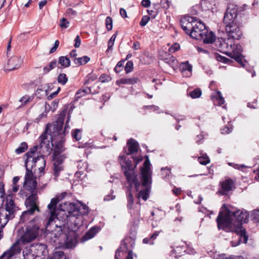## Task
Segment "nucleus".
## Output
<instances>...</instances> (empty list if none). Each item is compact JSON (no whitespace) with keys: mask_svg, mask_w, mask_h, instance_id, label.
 I'll return each instance as SVG.
<instances>
[{"mask_svg":"<svg viewBox=\"0 0 259 259\" xmlns=\"http://www.w3.org/2000/svg\"><path fill=\"white\" fill-rule=\"evenodd\" d=\"M59 63L63 67H68L70 65V61L66 56H61L59 58Z\"/></svg>","mask_w":259,"mask_h":259,"instance_id":"36","label":"nucleus"},{"mask_svg":"<svg viewBox=\"0 0 259 259\" xmlns=\"http://www.w3.org/2000/svg\"><path fill=\"white\" fill-rule=\"evenodd\" d=\"M151 2L150 0H142L141 5L145 8H148L150 7Z\"/></svg>","mask_w":259,"mask_h":259,"instance_id":"64","label":"nucleus"},{"mask_svg":"<svg viewBox=\"0 0 259 259\" xmlns=\"http://www.w3.org/2000/svg\"><path fill=\"white\" fill-rule=\"evenodd\" d=\"M182 69L184 71H189L191 72L192 70V66L189 63L188 61L183 62L181 65Z\"/></svg>","mask_w":259,"mask_h":259,"instance_id":"45","label":"nucleus"},{"mask_svg":"<svg viewBox=\"0 0 259 259\" xmlns=\"http://www.w3.org/2000/svg\"><path fill=\"white\" fill-rule=\"evenodd\" d=\"M124 252H127V253L126 259H130V250H128L127 244L125 242L122 243L120 246L116 250L115 254V258L119 259L120 252L123 253Z\"/></svg>","mask_w":259,"mask_h":259,"instance_id":"29","label":"nucleus"},{"mask_svg":"<svg viewBox=\"0 0 259 259\" xmlns=\"http://www.w3.org/2000/svg\"><path fill=\"white\" fill-rule=\"evenodd\" d=\"M159 232H160L156 231L149 237L144 238L143 240V243L145 244H149L150 245L154 244V240H155L158 236Z\"/></svg>","mask_w":259,"mask_h":259,"instance_id":"31","label":"nucleus"},{"mask_svg":"<svg viewBox=\"0 0 259 259\" xmlns=\"http://www.w3.org/2000/svg\"><path fill=\"white\" fill-rule=\"evenodd\" d=\"M39 226L35 223L34 220H31L26 228L24 233L17 241L20 244H25L34 240L38 235Z\"/></svg>","mask_w":259,"mask_h":259,"instance_id":"8","label":"nucleus"},{"mask_svg":"<svg viewBox=\"0 0 259 259\" xmlns=\"http://www.w3.org/2000/svg\"><path fill=\"white\" fill-rule=\"evenodd\" d=\"M46 165V161L43 155L37 156V157L33 158L30 160L26 159L25 162V167L30 166L31 168H35L34 172L36 170L35 168H38L40 173L44 172Z\"/></svg>","mask_w":259,"mask_h":259,"instance_id":"12","label":"nucleus"},{"mask_svg":"<svg viewBox=\"0 0 259 259\" xmlns=\"http://www.w3.org/2000/svg\"><path fill=\"white\" fill-rule=\"evenodd\" d=\"M200 39H203V42L205 44H212L215 39V35L212 31H209L207 29V33H205Z\"/></svg>","mask_w":259,"mask_h":259,"instance_id":"28","label":"nucleus"},{"mask_svg":"<svg viewBox=\"0 0 259 259\" xmlns=\"http://www.w3.org/2000/svg\"><path fill=\"white\" fill-rule=\"evenodd\" d=\"M119 162L121 168L123 171L127 181L128 186H126V196L127 199V207L130 203V160L126 156L121 155L119 156Z\"/></svg>","mask_w":259,"mask_h":259,"instance_id":"11","label":"nucleus"},{"mask_svg":"<svg viewBox=\"0 0 259 259\" xmlns=\"http://www.w3.org/2000/svg\"><path fill=\"white\" fill-rule=\"evenodd\" d=\"M198 160L201 164L204 165L210 162L209 158L207 155H203L198 157Z\"/></svg>","mask_w":259,"mask_h":259,"instance_id":"44","label":"nucleus"},{"mask_svg":"<svg viewBox=\"0 0 259 259\" xmlns=\"http://www.w3.org/2000/svg\"><path fill=\"white\" fill-rule=\"evenodd\" d=\"M51 124H47L45 132L39 137L37 140L39 149L44 148L48 153H50L52 149L50 146V141L48 139V131Z\"/></svg>","mask_w":259,"mask_h":259,"instance_id":"15","label":"nucleus"},{"mask_svg":"<svg viewBox=\"0 0 259 259\" xmlns=\"http://www.w3.org/2000/svg\"><path fill=\"white\" fill-rule=\"evenodd\" d=\"M196 21L195 17L189 15L183 16L180 20V24L185 33L191 36V32Z\"/></svg>","mask_w":259,"mask_h":259,"instance_id":"14","label":"nucleus"},{"mask_svg":"<svg viewBox=\"0 0 259 259\" xmlns=\"http://www.w3.org/2000/svg\"><path fill=\"white\" fill-rule=\"evenodd\" d=\"M145 160L143 167H140V180L138 178V175H133L131 173V188L134 185L136 191H139L141 186H146L148 183H152V171L150 170V161L148 155L145 156Z\"/></svg>","mask_w":259,"mask_h":259,"instance_id":"6","label":"nucleus"},{"mask_svg":"<svg viewBox=\"0 0 259 259\" xmlns=\"http://www.w3.org/2000/svg\"><path fill=\"white\" fill-rule=\"evenodd\" d=\"M105 24L106 28L108 31H110L112 29L113 20L111 17L109 16L106 17Z\"/></svg>","mask_w":259,"mask_h":259,"instance_id":"49","label":"nucleus"},{"mask_svg":"<svg viewBox=\"0 0 259 259\" xmlns=\"http://www.w3.org/2000/svg\"><path fill=\"white\" fill-rule=\"evenodd\" d=\"M109 76H107L105 74H102L99 77V81L101 82H105L106 81H108L109 80Z\"/></svg>","mask_w":259,"mask_h":259,"instance_id":"55","label":"nucleus"},{"mask_svg":"<svg viewBox=\"0 0 259 259\" xmlns=\"http://www.w3.org/2000/svg\"><path fill=\"white\" fill-rule=\"evenodd\" d=\"M69 22L65 18H62L60 20L59 25L61 28H67L68 27Z\"/></svg>","mask_w":259,"mask_h":259,"instance_id":"50","label":"nucleus"},{"mask_svg":"<svg viewBox=\"0 0 259 259\" xmlns=\"http://www.w3.org/2000/svg\"><path fill=\"white\" fill-rule=\"evenodd\" d=\"M236 227L232 229V228L231 229V231L229 232H234L237 234L240 237V239L243 238V242L246 243L248 240V236L246 234V230L244 228H243L242 225L241 226H239L238 225H235Z\"/></svg>","mask_w":259,"mask_h":259,"instance_id":"23","label":"nucleus"},{"mask_svg":"<svg viewBox=\"0 0 259 259\" xmlns=\"http://www.w3.org/2000/svg\"><path fill=\"white\" fill-rule=\"evenodd\" d=\"M100 230V228L99 227L94 226L92 227L82 237V241L84 242L93 238Z\"/></svg>","mask_w":259,"mask_h":259,"instance_id":"26","label":"nucleus"},{"mask_svg":"<svg viewBox=\"0 0 259 259\" xmlns=\"http://www.w3.org/2000/svg\"><path fill=\"white\" fill-rule=\"evenodd\" d=\"M47 259H67L62 251H56L52 256H49Z\"/></svg>","mask_w":259,"mask_h":259,"instance_id":"37","label":"nucleus"},{"mask_svg":"<svg viewBox=\"0 0 259 259\" xmlns=\"http://www.w3.org/2000/svg\"><path fill=\"white\" fill-rule=\"evenodd\" d=\"M36 195L29 196L25 200V204L27 210L24 211L20 217V221L24 222L29 219V215H33L35 211H39V208L36 203Z\"/></svg>","mask_w":259,"mask_h":259,"instance_id":"9","label":"nucleus"},{"mask_svg":"<svg viewBox=\"0 0 259 259\" xmlns=\"http://www.w3.org/2000/svg\"><path fill=\"white\" fill-rule=\"evenodd\" d=\"M150 19V17H149V16H147V15L143 16L142 17V19L140 22V25L142 27L145 26L147 24L148 21H149Z\"/></svg>","mask_w":259,"mask_h":259,"instance_id":"51","label":"nucleus"},{"mask_svg":"<svg viewBox=\"0 0 259 259\" xmlns=\"http://www.w3.org/2000/svg\"><path fill=\"white\" fill-rule=\"evenodd\" d=\"M71 234H65L64 238H66L65 245L66 247L68 248H71L74 247L77 243L76 238L75 236L74 231Z\"/></svg>","mask_w":259,"mask_h":259,"instance_id":"24","label":"nucleus"},{"mask_svg":"<svg viewBox=\"0 0 259 259\" xmlns=\"http://www.w3.org/2000/svg\"><path fill=\"white\" fill-rule=\"evenodd\" d=\"M151 184L152 183H148L147 185L143 186L145 188L139 192L138 194V197L139 198H142L145 201L148 199L150 192Z\"/></svg>","mask_w":259,"mask_h":259,"instance_id":"27","label":"nucleus"},{"mask_svg":"<svg viewBox=\"0 0 259 259\" xmlns=\"http://www.w3.org/2000/svg\"><path fill=\"white\" fill-rule=\"evenodd\" d=\"M164 55L165 56V58L163 59L164 62L169 65H174L175 64V62L176 60L175 57L170 54L167 53L166 52L164 53Z\"/></svg>","mask_w":259,"mask_h":259,"instance_id":"38","label":"nucleus"},{"mask_svg":"<svg viewBox=\"0 0 259 259\" xmlns=\"http://www.w3.org/2000/svg\"><path fill=\"white\" fill-rule=\"evenodd\" d=\"M91 92V90L90 88H87L84 90H79L75 94L76 99H78L82 96H84L86 94H89Z\"/></svg>","mask_w":259,"mask_h":259,"instance_id":"40","label":"nucleus"},{"mask_svg":"<svg viewBox=\"0 0 259 259\" xmlns=\"http://www.w3.org/2000/svg\"><path fill=\"white\" fill-rule=\"evenodd\" d=\"M60 91V88L58 87L57 89V90L56 92H54L52 93H51L50 95L48 96V99L49 100H52L53 98H54L58 94V93Z\"/></svg>","mask_w":259,"mask_h":259,"instance_id":"56","label":"nucleus"},{"mask_svg":"<svg viewBox=\"0 0 259 259\" xmlns=\"http://www.w3.org/2000/svg\"><path fill=\"white\" fill-rule=\"evenodd\" d=\"M59 40H56L53 47H52L50 51V53L52 54V53H54L56 51L58 47H59Z\"/></svg>","mask_w":259,"mask_h":259,"instance_id":"60","label":"nucleus"},{"mask_svg":"<svg viewBox=\"0 0 259 259\" xmlns=\"http://www.w3.org/2000/svg\"><path fill=\"white\" fill-rule=\"evenodd\" d=\"M218 101V104L221 106L224 104L225 100L224 98L222 96V94L220 91H217L216 95L214 97Z\"/></svg>","mask_w":259,"mask_h":259,"instance_id":"46","label":"nucleus"},{"mask_svg":"<svg viewBox=\"0 0 259 259\" xmlns=\"http://www.w3.org/2000/svg\"><path fill=\"white\" fill-rule=\"evenodd\" d=\"M57 62L56 60L51 61L48 65L43 68L44 73L47 74L57 66Z\"/></svg>","mask_w":259,"mask_h":259,"instance_id":"39","label":"nucleus"},{"mask_svg":"<svg viewBox=\"0 0 259 259\" xmlns=\"http://www.w3.org/2000/svg\"><path fill=\"white\" fill-rule=\"evenodd\" d=\"M59 83L62 85H64L68 81V78L65 73H60L57 78Z\"/></svg>","mask_w":259,"mask_h":259,"instance_id":"43","label":"nucleus"},{"mask_svg":"<svg viewBox=\"0 0 259 259\" xmlns=\"http://www.w3.org/2000/svg\"><path fill=\"white\" fill-rule=\"evenodd\" d=\"M131 158L133 159L134 161V167L132 166V162H131V172L133 171L136 168L137 165L143 160V157L141 155H139L137 157L131 156Z\"/></svg>","mask_w":259,"mask_h":259,"instance_id":"35","label":"nucleus"},{"mask_svg":"<svg viewBox=\"0 0 259 259\" xmlns=\"http://www.w3.org/2000/svg\"><path fill=\"white\" fill-rule=\"evenodd\" d=\"M90 60V57L87 56H84L82 57L75 58L73 59L74 64L78 66L85 64Z\"/></svg>","mask_w":259,"mask_h":259,"instance_id":"30","label":"nucleus"},{"mask_svg":"<svg viewBox=\"0 0 259 259\" xmlns=\"http://www.w3.org/2000/svg\"><path fill=\"white\" fill-rule=\"evenodd\" d=\"M72 136L76 141L80 140L81 138V131L79 129H75L72 132Z\"/></svg>","mask_w":259,"mask_h":259,"instance_id":"48","label":"nucleus"},{"mask_svg":"<svg viewBox=\"0 0 259 259\" xmlns=\"http://www.w3.org/2000/svg\"><path fill=\"white\" fill-rule=\"evenodd\" d=\"M85 212H81L80 206L75 203L65 202L59 204L58 208L56 207L55 215L58 217L57 219L63 221V225L67 224V229L74 231H77L81 225L79 217Z\"/></svg>","mask_w":259,"mask_h":259,"instance_id":"3","label":"nucleus"},{"mask_svg":"<svg viewBox=\"0 0 259 259\" xmlns=\"http://www.w3.org/2000/svg\"><path fill=\"white\" fill-rule=\"evenodd\" d=\"M139 148L138 142L133 138H131V155L138 152Z\"/></svg>","mask_w":259,"mask_h":259,"instance_id":"33","label":"nucleus"},{"mask_svg":"<svg viewBox=\"0 0 259 259\" xmlns=\"http://www.w3.org/2000/svg\"><path fill=\"white\" fill-rule=\"evenodd\" d=\"M36 259L45 258L48 254L47 246L46 244L41 243H35L32 244Z\"/></svg>","mask_w":259,"mask_h":259,"instance_id":"20","label":"nucleus"},{"mask_svg":"<svg viewBox=\"0 0 259 259\" xmlns=\"http://www.w3.org/2000/svg\"><path fill=\"white\" fill-rule=\"evenodd\" d=\"M233 48H235V51H234L233 53H226V54L232 59H233L241 67H245L247 64V62L244 59V56L242 54L243 50V47L240 44L235 45V44H233Z\"/></svg>","mask_w":259,"mask_h":259,"instance_id":"13","label":"nucleus"},{"mask_svg":"<svg viewBox=\"0 0 259 259\" xmlns=\"http://www.w3.org/2000/svg\"><path fill=\"white\" fill-rule=\"evenodd\" d=\"M180 48V46L178 43H175L171 47L169 48V52L174 53L178 51Z\"/></svg>","mask_w":259,"mask_h":259,"instance_id":"52","label":"nucleus"},{"mask_svg":"<svg viewBox=\"0 0 259 259\" xmlns=\"http://www.w3.org/2000/svg\"><path fill=\"white\" fill-rule=\"evenodd\" d=\"M242 8L234 4H229L224 14L223 23L229 38L239 40L243 36L241 24L237 21V16L241 11Z\"/></svg>","mask_w":259,"mask_h":259,"instance_id":"4","label":"nucleus"},{"mask_svg":"<svg viewBox=\"0 0 259 259\" xmlns=\"http://www.w3.org/2000/svg\"><path fill=\"white\" fill-rule=\"evenodd\" d=\"M191 32V37L195 39H200L202 36L205 33H207V29L205 25L201 21H197Z\"/></svg>","mask_w":259,"mask_h":259,"instance_id":"16","label":"nucleus"},{"mask_svg":"<svg viewBox=\"0 0 259 259\" xmlns=\"http://www.w3.org/2000/svg\"><path fill=\"white\" fill-rule=\"evenodd\" d=\"M27 148V144L26 142H22L21 145L15 150V152L18 154H21L23 153Z\"/></svg>","mask_w":259,"mask_h":259,"instance_id":"42","label":"nucleus"},{"mask_svg":"<svg viewBox=\"0 0 259 259\" xmlns=\"http://www.w3.org/2000/svg\"><path fill=\"white\" fill-rule=\"evenodd\" d=\"M59 202L58 198H53L51 199V202L48 205V208L49 210L50 216L47 224V228L55 227L54 230H51V237H54L55 239L59 238L61 235L64 237V235L62 234V227H66L67 224L63 225V221H61L60 219H57L58 217L56 216V205Z\"/></svg>","mask_w":259,"mask_h":259,"instance_id":"5","label":"nucleus"},{"mask_svg":"<svg viewBox=\"0 0 259 259\" xmlns=\"http://www.w3.org/2000/svg\"><path fill=\"white\" fill-rule=\"evenodd\" d=\"M230 38L226 40L222 38H218L217 39H215L214 41V45L216 48L215 50H218L220 52H224L226 50H228L229 48H233L232 44H229Z\"/></svg>","mask_w":259,"mask_h":259,"instance_id":"21","label":"nucleus"},{"mask_svg":"<svg viewBox=\"0 0 259 259\" xmlns=\"http://www.w3.org/2000/svg\"><path fill=\"white\" fill-rule=\"evenodd\" d=\"M147 13L149 15H150L152 18L154 19L156 16L157 15L158 12L157 11L153 10H147Z\"/></svg>","mask_w":259,"mask_h":259,"instance_id":"62","label":"nucleus"},{"mask_svg":"<svg viewBox=\"0 0 259 259\" xmlns=\"http://www.w3.org/2000/svg\"><path fill=\"white\" fill-rule=\"evenodd\" d=\"M13 194H9L6 197L5 209L0 210V224L4 227L10 220L13 219L15 215L18 207L12 199Z\"/></svg>","mask_w":259,"mask_h":259,"instance_id":"7","label":"nucleus"},{"mask_svg":"<svg viewBox=\"0 0 259 259\" xmlns=\"http://www.w3.org/2000/svg\"><path fill=\"white\" fill-rule=\"evenodd\" d=\"M221 208L223 210L219 211L216 219L217 227L219 230H223L229 232L233 226H241L248 220L249 214L246 210H233L225 204H223Z\"/></svg>","mask_w":259,"mask_h":259,"instance_id":"2","label":"nucleus"},{"mask_svg":"<svg viewBox=\"0 0 259 259\" xmlns=\"http://www.w3.org/2000/svg\"><path fill=\"white\" fill-rule=\"evenodd\" d=\"M26 172L25 176V181L24 182L23 187L25 189L30 191L32 194H35V189L37 186V182L36 177H34L32 171L33 168H31L30 166L25 167Z\"/></svg>","mask_w":259,"mask_h":259,"instance_id":"10","label":"nucleus"},{"mask_svg":"<svg viewBox=\"0 0 259 259\" xmlns=\"http://www.w3.org/2000/svg\"><path fill=\"white\" fill-rule=\"evenodd\" d=\"M129 57L130 54L126 55L125 59L122 60L117 63V64L114 68V71L116 73H120L121 71H122L123 68H124V70L126 73H128L130 72V61H127L126 63L125 66H124V63L125 60H127Z\"/></svg>","mask_w":259,"mask_h":259,"instance_id":"22","label":"nucleus"},{"mask_svg":"<svg viewBox=\"0 0 259 259\" xmlns=\"http://www.w3.org/2000/svg\"><path fill=\"white\" fill-rule=\"evenodd\" d=\"M21 248L19 242L16 241L9 249L3 252L0 256V259H12L15 255L20 253Z\"/></svg>","mask_w":259,"mask_h":259,"instance_id":"18","label":"nucleus"},{"mask_svg":"<svg viewBox=\"0 0 259 259\" xmlns=\"http://www.w3.org/2000/svg\"><path fill=\"white\" fill-rule=\"evenodd\" d=\"M59 40H56L53 47H52L50 51V53L52 54V53H54L56 51L58 47H59Z\"/></svg>","mask_w":259,"mask_h":259,"instance_id":"57","label":"nucleus"},{"mask_svg":"<svg viewBox=\"0 0 259 259\" xmlns=\"http://www.w3.org/2000/svg\"><path fill=\"white\" fill-rule=\"evenodd\" d=\"M29 98L28 96H24L20 99L19 101L22 103V105H24L29 102Z\"/></svg>","mask_w":259,"mask_h":259,"instance_id":"61","label":"nucleus"},{"mask_svg":"<svg viewBox=\"0 0 259 259\" xmlns=\"http://www.w3.org/2000/svg\"><path fill=\"white\" fill-rule=\"evenodd\" d=\"M22 253L24 259H36L32 244L26 247Z\"/></svg>","mask_w":259,"mask_h":259,"instance_id":"25","label":"nucleus"},{"mask_svg":"<svg viewBox=\"0 0 259 259\" xmlns=\"http://www.w3.org/2000/svg\"><path fill=\"white\" fill-rule=\"evenodd\" d=\"M59 40H56L53 47H52L50 51V53L52 54V53H54L56 51L58 47H59Z\"/></svg>","mask_w":259,"mask_h":259,"instance_id":"59","label":"nucleus"},{"mask_svg":"<svg viewBox=\"0 0 259 259\" xmlns=\"http://www.w3.org/2000/svg\"><path fill=\"white\" fill-rule=\"evenodd\" d=\"M221 188L219 191L222 195H226L228 193L235 189V181L230 178H226L224 181L220 183Z\"/></svg>","mask_w":259,"mask_h":259,"instance_id":"17","label":"nucleus"},{"mask_svg":"<svg viewBox=\"0 0 259 259\" xmlns=\"http://www.w3.org/2000/svg\"><path fill=\"white\" fill-rule=\"evenodd\" d=\"M65 113L62 112L59 114L57 120L53 124V131L51 135V145L55 147L53 159L54 161L53 164V175L55 178H57L60 172L64 170L62 165L63 155L60 154L63 152L65 149L64 144L65 141V129L63 130Z\"/></svg>","mask_w":259,"mask_h":259,"instance_id":"1","label":"nucleus"},{"mask_svg":"<svg viewBox=\"0 0 259 259\" xmlns=\"http://www.w3.org/2000/svg\"><path fill=\"white\" fill-rule=\"evenodd\" d=\"M74 47L76 48H79L81 44V39L79 35L76 36L74 39Z\"/></svg>","mask_w":259,"mask_h":259,"instance_id":"54","label":"nucleus"},{"mask_svg":"<svg viewBox=\"0 0 259 259\" xmlns=\"http://www.w3.org/2000/svg\"><path fill=\"white\" fill-rule=\"evenodd\" d=\"M201 94L202 92L201 90L199 88H197L191 92L189 93V95L192 98L195 99L200 97Z\"/></svg>","mask_w":259,"mask_h":259,"instance_id":"41","label":"nucleus"},{"mask_svg":"<svg viewBox=\"0 0 259 259\" xmlns=\"http://www.w3.org/2000/svg\"><path fill=\"white\" fill-rule=\"evenodd\" d=\"M39 148V147L38 145H36L35 146H33L32 148H30L29 150L25 154V156H27V158L26 159H29L30 160L32 159L33 158H34V154H35V152L36 150Z\"/></svg>","mask_w":259,"mask_h":259,"instance_id":"34","label":"nucleus"},{"mask_svg":"<svg viewBox=\"0 0 259 259\" xmlns=\"http://www.w3.org/2000/svg\"><path fill=\"white\" fill-rule=\"evenodd\" d=\"M170 3V2L168 0H161L160 1L161 7L165 10L169 8Z\"/></svg>","mask_w":259,"mask_h":259,"instance_id":"53","label":"nucleus"},{"mask_svg":"<svg viewBox=\"0 0 259 259\" xmlns=\"http://www.w3.org/2000/svg\"><path fill=\"white\" fill-rule=\"evenodd\" d=\"M250 217L254 223H259V210H254L252 212Z\"/></svg>","mask_w":259,"mask_h":259,"instance_id":"47","label":"nucleus"},{"mask_svg":"<svg viewBox=\"0 0 259 259\" xmlns=\"http://www.w3.org/2000/svg\"><path fill=\"white\" fill-rule=\"evenodd\" d=\"M66 14L69 16H75L76 15V12L73 10L71 8H69L66 10Z\"/></svg>","mask_w":259,"mask_h":259,"instance_id":"63","label":"nucleus"},{"mask_svg":"<svg viewBox=\"0 0 259 259\" xmlns=\"http://www.w3.org/2000/svg\"><path fill=\"white\" fill-rule=\"evenodd\" d=\"M23 62V58L17 56H12L8 61L6 69L12 71L18 69Z\"/></svg>","mask_w":259,"mask_h":259,"instance_id":"19","label":"nucleus"},{"mask_svg":"<svg viewBox=\"0 0 259 259\" xmlns=\"http://www.w3.org/2000/svg\"><path fill=\"white\" fill-rule=\"evenodd\" d=\"M214 57L217 61L226 64H231L233 63V61L232 60L223 56L217 53L214 54Z\"/></svg>","mask_w":259,"mask_h":259,"instance_id":"32","label":"nucleus"},{"mask_svg":"<svg viewBox=\"0 0 259 259\" xmlns=\"http://www.w3.org/2000/svg\"><path fill=\"white\" fill-rule=\"evenodd\" d=\"M59 40H56L53 47H52L50 51V53L52 54V53H54L56 51L58 47H59Z\"/></svg>","mask_w":259,"mask_h":259,"instance_id":"58","label":"nucleus"}]
</instances>
